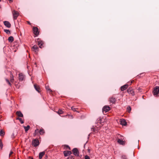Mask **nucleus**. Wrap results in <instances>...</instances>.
Segmentation results:
<instances>
[{"label":"nucleus","mask_w":159,"mask_h":159,"mask_svg":"<svg viewBox=\"0 0 159 159\" xmlns=\"http://www.w3.org/2000/svg\"><path fill=\"white\" fill-rule=\"evenodd\" d=\"M153 95L156 97L158 96V94L159 93V86H156L154 88L152 92Z\"/></svg>","instance_id":"obj_1"},{"label":"nucleus","mask_w":159,"mask_h":159,"mask_svg":"<svg viewBox=\"0 0 159 159\" xmlns=\"http://www.w3.org/2000/svg\"><path fill=\"white\" fill-rule=\"evenodd\" d=\"M39 144V142L38 139H35L32 141V145L34 147H36Z\"/></svg>","instance_id":"obj_2"},{"label":"nucleus","mask_w":159,"mask_h":159,"mask_svg":"<svg viewBox=\"0 0 159 159\" xmlns=\"http://www.w3.org/2000/svg\"><path fill=\"white\" fill-rule=\"evenodd\" d=\"M12 13L14 19H16L17 17L19 16V12L18 11L14 10L12 11Z\"/></svg>","instance_id":"obj_3"},{"label":"nucleus","mask_w":159,"mask_h":159,"mask_svg":"<svg viewBox=\"0 0 159 159\" xmlns=\"http://www.w3.org/2000/svg\"><path fill=\"white\" fill-rule=\"evenodd\" d=\"M73 153L75 156H79V152L76 148H75L72 150Z\"/></svg>","instance_id":"obj_4"},{"label":"nucleus","mask_w":159,"mask_h":159,"mask_svg":"<svg viewBox=\"0 0 159 159\" xmlns=\"http://www.w3.org/2000/svg\"><path fill=\"white\" fill-rule=\"evenodd\" d=\"M110 108L109 106H105L102 108V111L103 112H107L109 111Z\"/></svg>","instance_id":"obj_5"},{"label":"nucleus","mask_w":159,"mask_h":159,"mask_svg":"<svg viewBox=\"0 0 159 159\" xmlns=\"http://www.w3.org/2000/svg\"><path fill=\"white\" fill-rule=\"evenodd\" d=\"M34 33V34L37 36L39 34V32L38 28L36 27H34L33 28Z\"/></svg>","instance_id":"obj_6"},{"label":"nucleus","mask_w":159,"mask_h":159,"mask_svg":"<svg viewBox=\"0 0 159 159\" xmlns=\"http://www.w3.org/2000/svg\"><path fill=\"white\" fill-rule=\"evenodd\" d=\"M4 25L7 27L10 28L11 27V24L10 23L7 21H5L3 22Z\"/></svg>","instance_id":"obj_7"},{"label":"nucleus","mask_w":159,"mask_h":159,"mask_svg":"<svg viewBox=\"0 0 159 159\" xmlns=\"http://www.w3.org/2000/svg\"><path fill=\"white\" fill-rule=\"evenodd\" d=\"M71 154L72 152L70 151H66L64 152V154L65 157H67L69 155H70Z\"/></svg>","instance_id":"obj_8"},{"label":"nucleus","mask_w":159,"mask_h":159,"mask_svg":"<svg viewBox=\"0 0 159 159\" xmlns=\"http://www.w3.org/2000/svg\"><path fill=\"white\" fill-rule=\"evenodd\" d=\"M24 75L22 73H20L19 74V79L20 81H23L24 79Z\"/></svg>","instance_id":"obj_9"},{"label":"nucleus","mask_w":159,"mask_h":159,"mask_svg":"<svg viewBox=\"0 0 159 159\" xmlns=\"http://www.w3.org/2000/svg\"><path fill=\"white\" fill-rule=\"evenodd\" d=\"M120 124L123 125H125L127 124V122L124 119L120 120Z\"/></svg>","instance_id":"obj_10"},{"label":"nucleus","mask_w":159,"mask_h":159,"mask_svg":"<svg viewBox=\"0 0 159 159\" xmlns=\"http://www.w3.org/2000/svg\"><path fill=\"white\" fill-rule=\"evenodd\" d=\"M128 87V84H125L121 87V89L122 91L125 90Z\"/></svg>","instance_id":"obj_11"},{"label":"nucleus","mask_w":159,"mask_h":159,"mask_svg":"<svg viewBox=\"0 0 159 159\" xmlns=\"http://www.w3.org/2000/svg\"><path fill=\"white\" fill-rule=\"evenodd\" d=\"M16 115L20 117H23V115L22 113L20 111H17L16 112Z\"/></svg>","instance_id":"obj_12"},{"label":"nucleus","mask_w":159,"mask_h":159,"mask_svg":"<svg viewBox=\"0 0 159 159\" xmlns=\"http://www.w3.org/2000/svg\"><path fill=\"white\" fill-rule=\"evenodd\" d=\"M43 43L42 41L39 40L38 42V44L40 48H42L41 46H42Z\"/></svg>","instance_id":"obj_13"},{"label":"nucleus","mask_w":159,"mask_h":159,"mask_svg":"<svg viewBox=\"0 0 159 159\" xmlns=\"http://www.w3.org/2000/svg\"><path fill=\"white\" fill-rule=\"evenodd\" d=\"M45 154V152H40L39 153V159H41L42 158L43 156Z\"/></svg>","instance_id":"obj_14"},{"label":"nucleus","mask_w":159,"mask_h":159,"mask_svg":"<svg viewBox=\"0 0 159 159\" xmlns=\"http://www.w3.org/2000/svg\"><path fill=\"white\" fill-rule=\"evenodd\" d=\"M117 142L119 144L121 145H124L125 143L124 141L120 139H118Z\"/></svg>","instance_id":"obj_15"},{"label":"nucleus","mask_w":159,"mask_h":159,"mask_svg":"<svg viewBox=\"0 0 159 159\" xmlns=\"http://www.w3.org/2000/svg\"><path fill=\"white\" fill-rule=\"evenodd\" d=\"M8 40L9 42H12L14 41L13 37L12 36L9 37L8 38Z\"/></svg>","instance_id":"obj_16"},{"label":"nucleus","mask_w":159,"mask_h":159,"mask_svg":"<svg viewBox=\"0 0 159 159\" xmlns=\"http://www.w3.org/2000/svg\"><path fill=\"white\" fill-rule=\"evenodd\" d=\"M33 50L35 52H36L37 50L38 49V47L36 45H34L33 47Z\"/></svg>","instance_id":"obj_17"},{"label":"nucleus","mask_w":159,"mask_h":159,"mask_svg":"<svg viewBox=\"0 0 159 159\" xmlns=\"http://www.w3.org/2000/svg\"><path fill=\"white\" fill-rule=\"evenodd\" d=\"M24 129L25 130V131L27 132V131L29 130L30 128V126L29 125H27V126H24Z\"/></svg>","instance_id":"obj_18"},{"label":"nucleus","mask_w":159,"mask_h":159,"mask_svg":"<svg viewBox=\"0 0 159 159\" xmlns=\"http://www.w3.org/2000/svg\"><path fill=\"white\" fill-rule=\"evenodd\" d=\"M39 132L41 135H43L45 133L44 129H40Z\"/></svg>","instance_id":"obj_19"},{"label":"nucleus","mask_w":159,"mask_h":159,"mask_svg":"<svg viewBox=\"0 0 159 159\" xmlns=\"http://www.w3.org/2000/svg\"><path fill=\"white\" fill-rule=\"evenodd\" d=\"M11 79L10 80V81L11 82H13L14 80V77L13 75H12V73H11V76H10Z\"/></svg>","instance_id":"obj_20"},{"label":"nucleus","mask_w":159,"mask_h":159,"mask_svg":"<svg viewBox=\"0 0 159 159\" xmlns=\"http://www.w3.org/2000/svg\"><path fill=\"white\" fill-rule=\"evenodd\" d=\"M34 87L35 89V90L38 91V92H39V86H37L35 84L34 85Z\"/></svg>","instance_id":"obj_21"},{"label":"nucleus","mask_w":159,"mask_h":159,"mask_svg":"<svg viewBox=\"0 0 159 159\" xmlns=\"http://www.w3.org/2000/svg\"><path fill=\"white\" fill-rule=\"evenodd\" d=\"M116 101V99L115 98H111L110 99V102L112 103H114Z\"/></svg>","instance_id":"obj_22"},{"label":"nucleus","mask_w":159,"mask_h":159,"mask_svg":"<svg viewBox=\"0 0 159 159\" xmlns=\"http://www.w3.org/2000/svg\"><path fill=\"white\" fill-rule=\"evenodd\" d=\"M4 32H5L6 34H11L10 31L8 30L7 29H4Z\"/></svg>","instance_id":"obj_23"},{"label":"nucleus","mask_w":159,"mask_h":159,"mask_svg":"<svg viewBox=\"0 0 159 159\" xmlns=\"http://www.w3.org/2000/svg\"><path fill=\"white\" fill-rule=\"evenodd\" d=\"M56 112L58 114L60 115L62 114L63 113V111L61 109H59L58 111H57Z\"/></svg>","instance_id":"obj_24"},{"label":"nucleus","mask_w":159,"mask_h":159,"mask_svg":"<svg viewBox=\"0 0 159 159\" xmlns=\"http://www.w3.org/2000/svg\"><path fill=\"white\" fill-rule=\"evenodd\" d=\"M5 133L2 130H0V135L1 136H3L4 135Z\"/></svg>","instance_id":"obj_25"},{"label":"nucleus","mask_w":159,"mask_h":159,"mask_svg":"<svg viewBox=\"0 0 159 159\" xmlns=\"http://www.w3.org/2000/svg\"><path fill=\"white\" fill-rule=\"evenodd\" d=\"M16 120H19L21 124H23L24 123V121L22 120L21 118L18 117L16 118Z\"/></svg>","instance_id":"obj_26"},{"label":"nucleus","mask_w":159,"mask_h":159,"mask_svg":"<svg viewBox=\"0 0 159 159\" xmlns=\"http://www.w3.org/2000/svg\"><path fill=\"white\" fill-rule=\"evenodd\" d=\"M121 159H127V156L125 155H123L121 156Z\"/></svg>","instance_id":"obj_27"},{"label":"nucleus","mask_w":159,"mask_h":159,"mask_svg":"<svg viewBox=\"0 0 159 159\" xmlns=\"http://www.w3.org/2000/svg\"><path fill=\"white\" fill-rule=\"evenodd\" d=\"M127 110L129 112H130L131 110V108L130 106H128L127 108Z\"/></svg>","instance_id":"obj_28"},{"label":"nucleus","mask_w":159,"mask_h":159,"mask_svg":"<svg viewBox=\"0 0 159 159\" xmlns=\"http://www.w3.org/2000/svg\"><path fill=\"white\" fill-rule=\"evenodd\" d=\"M5 80H6V81L7 82V83L10 86H11V83H10V82L9 80L7 79H6Z\"/></svg>","instance_id":"obj_29"},{"label":"nucleus","mask_w":159,"mask_h":159,"mask_svg":"<svg viewBox=\"0 0 159 159\" xmlns=\"http://www.w3.org/2000/svg\"><path fill=\"white\" fill-rule=\"evenodd\" d=\"M0 147L1 148H2L3 147V144L1 139H0Z\"/></svg>","instance_id":"obj_30"},{"label":"nucleus","mask_w":159,"mask_h":159,"mask_svg":"<svg viewBox=\"0 0 159 159\" xmlns=\"http://www.w3.org/2000/svg\"><path fill=\"white\" fill-rule=\"evenodd\" d=\"M39 132V131L38 129H37L35 130V132H34V134L35 135L37 134Z\"/></svg>","instance_id":"obj_31"},{"label":"nucleus","mask_w":159,"mask_h":159,"mask_svg":"<svg viewBox=\"0 0 159 159\" xmlns=\"http://www.w3.org/2000/svg\"><path fill=\"white\" fill-rule=\"evenodd\" d=\"M129 91L130 92H132L131 93L132 94V95H134V92L132 91V90H131V89H129L128 90V91Z\"/></svg>","instance_id":"obj_32"},{"label":"nucleus","mask_w":159,"mask_h":159,"mask_svg":"<svg viewBox=\"0 0 159 159\" xmlns=\"http://www.w3.org/2000/svg\"><path fill=\"white\" fill-rule=\"evenodd\" d=\"M76 109L74 107H71V109L72 110H73L74 111H77V112H78V111H76Z\"/></svg>","instance_id":"obj_33"},{"label":"nucleus","mask_w":159,"mask_h":159,"mask_svg":"<svg viewBox=\"0 0 159 159\" xmlns=\"http://www.w3.org/2000/svg\"><path fill=\"white\" fill-rule=\"evenodd\" d=\"M68 158L69 159H74V158L73 157V156L72 155H71V156H70L68 157Z\"/></svg>","instance_id":"obj_34"},{"label":"nucleus","mask_w":159,"mask_h":159,"mask_svg":"<svg viewBox=\"0 0 159 159\" xmlns=\"http://www.w3.org/2000/svg\"><path fill=\"white\" fill-rule=\"evenodd\" d=\"M85 159H90V158L88 155H86L85 156Z\"/></svg>","instance_id":"obj_35"},{"label":"nucleus","mask_w":159,"mask_h":159,"mask_svg":"<svg viewBox=\"0 0 159 159\" xmlns=\"http://www.w3.org/2000/svg\"><path fill=\"white\" fill-rule=\"evenodd\" d=\"M46 89H47V90H49V91H51H51H51V89H50L49 88H48V87H46Z\"/></svg>","instance_id":"obj_36"},{"label":"nucleus","mask_w":159,"mask_h":159,"mask_svg":"<svg viewBox=\"0 0 159 159\" xmlns=\"http://www.w3.org/2000/svg\"><path fill=\"white\" fill-rule=\"evenodd\" d=\"M13 152L12 151H11L10 153H9V157L13 153Z\"/></svg>","instance_id":"obj_37"},{"label":"nucleus","mask_w":159,"mask_h":159,"mask_svg":"<svg viewBox=\"0 0 159 159\" xmlns=\"http://www.w3.org/2000/svg\"><path fill=\"white\" fill-rule=\"evenodd\" d=\"M15 137V135L14 133H13L11 135V137L12 138H14Z\"/></svg>","instance_id":"obj_38"},{"label":"nucleus","mask_w":159,"mask_h":159,"mask_svg":"<svg viewBox=\"0 0 159 159\" xmlns=\"http://www.w3.org/2000/svg\"><path fill=\"white\" fill-rule=\"evenodd\" d=\"M66 147H67V148H68L69 150L70 149V147H69V146L68 145H66Z\"/></svg>","instance_id":"obj_39"},{"label":"nucleus","mask_w":159,"mask_h":159,"mask_svg":"<svg viewBox=\"0 0 159 159\" xmlns=\"http://www.w3.org/2000/svg\"><path fill=\"white\" fill-rule=\"evenodd\" d=\"M29 158H31V159H33V157H29Z\"/></svg>","instance_id":"obj_40"},{"label":"nucleus","mask_w":159,"mask_h":159,"mask_svg":"<svg viewBox=\"0 0 159 159\" xmlns=\"http://www.w3.org/2000/svg\"><path fill=\"white\" fill-rule=\"evenodd\" d=\"M89 151H90V150L89 149L88 150V152H89Z\"/></svg>","instance_id":"obj_41"},{"label":"nucleus","mask_w":159,"mask_h":159,"mask_svg":"<svg viewBox=\"0 0 159 159\" xmlns=\"http://www.w3.org/2000/svg\"><path fill=\"white\" fill-rule=\"evenodd\" d=\"M132 82V81H131V82L130 83V84H131Z\"/></svg>","instance_id":"obj_42"},{"label":"nucleus","mask_w":159,"mask_h":159,"mask_svg":"<svg viewBox=\"0 0 159 159\" xmlns=\"http://www.w3.org/2000/svg\"><path fill=\"white\" fill-rule=\"evenodd\" d=\"M28 24H30V22H28Z\"/></svg>","instance_id":"obj_43"},{"label":"nucleus","mask_w":159,"mask_h":159,"mask_svg":"<svg viewBox=\"0 0 159 159\" xmlns=\"http://www.w3.org/2000/svg\"><path fill=\"white\" fill-rule=\"evenodd\" d=\"M9 1H12V0H9Z\"/></svg>","instance_id":"obj_44"}]
</instances>
